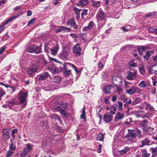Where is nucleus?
Masks as SVG:
<instances>
[{
  "label": "nucleus",
  "instance_id": "40",
  "mask_svg": "<svg viewBox=\"0 0 157 157\" xmlns=\"http://www.w3.org/2000/svg\"><path fill=\"white\" fill-rule=\"evenodd\" d=\"M88 10L86 9H84L83 12L81 13V17L82 19H84V17L86 16L87 14Z\"/></svg>",
  "mask_w": 157,
  "mask_h": 157
},
{
  "label": "nucleus",
  "instance_id": "14",
  "mask_svg": "<svg viewBox=\"0 0 157 157\" xmlns=\"http://www.w3.org/2000/svg\"><path fill=\"white\" fill-rule=\"evenodd\" d=\"M136 89L135 87L133 86H132L130 89H127L125 90L126 93L131 95L134 94L136 93Z\"/></svg>",
  "mask_w": 157,
  "mask_h": 157
},
{
  "label": "nucleus",
  "instance_id": "50",
  "mask_svg": "<svg viewBox=\"0 0 157 157\" xmlns=\"http://www.w3.org/2000/svg\"><path fill=\"white\" fill-rule=\"evenodd\" d=\"M27 147L26 148H25V149L27 151H28L29 152H30L32 149V147L31 145L30 144H27L26 145Z\"/></svg>",
  "mask_w": 157,
  "mask_h": 157
},
{
  "label": "nucleus",
  "instance_id": "24",
  "mask_svg": "<svg viewBox=\"0 0 157 157\" xmlns=\"http://www.w3.org/2000/svg\"><path fill=\"white\" fill-rule=\"evenodd\" d=\"M12 20H7L6 21L2 23L0 26V34L5 29V28L4 27V25L7 24L8 23L10 22Z\"/></svg>",
  "mask_w": 157,
  "mask_h": 157
},
{
  "label": "nucleus",
  "instance_id": "22",
  "mask_svg": "<svg viewBox=\"0 0 157 157\" xmlns=\"http://www.w3.org/2000/svg\"><path fill=\"white\" fill-rule=\"evenodd\" d=\"M136 116L137 117H145V113L143 111H140L137 112L136 113Z\"/></svg>",
  "mask_w": 157,
  "mask_h": 157
},
{
  "label": "nucleus",
  "instance_id": "27",
  "mask_svg": "<svg viewBox=\"0 0 157 157\" xmlns=\"http://www.w3.org/2000/svg\"><path fill=\"white\" fill-rule=\"evenodd\" d=\"M151 149V151L152 157H155L157 155V146L155 147H152Z\"/></svg>",
  "mask_w": 157,
  "mask_h": 157
},
{
  "label": "nucleus",
  "instance_id": "15",
  "mask_svg": "<svg viewBox=\"0 0 157 157\" xmlns=\"http://www.w3.org/2000/svg\"><path fill=\"white\" fill-rule=\"evenodd\" d=\"M37 70V68L36 67L29 68L27 72L29 76L32 77L36 72Z\"/></svg>",
  "mask_w": 157,
  "mask_h": 157
},
{
  "label": "nucleus",
  "instance_id": "46",
  "mask_svg": "<svg viewBox=\"0 0 157 157\" xmlns=\"http://www.w3.org/2000/svg\"><path fill=\"white\" fill-rule=\"evenodd\" d=\"M146 109L154 111V109L153 107L150 104L147 103L146 106L145 107Z\"/></svg>",
  "mask_w": 157,
  "mask_h": 157
},
{
  "label": "nucleus",
  "instance_id": "19",
  "mask_svg": "<svg viewBox=\"0 0 157 157\" xmlns=\"http://www.w3.org/2000/svg\"><path fill=\"white\" fill-rule=\"evenodd\" d=\"M81 9H79L76 7H74L73 9V10L75 13L76 15V18L77 19H79L80 18V13L81 11Z\"/></svg>",
  "mask_w": 157,
  "mask_h": 157
},
{
  "label": "nucleus",
  "instance_id": "5",
  "mask_svg": "<svg viewBox=\"0 0 157 157\" xmlns=\"http://www.w3.org/2000/svg\"><path fill=\"white\" fill-rule=\"evenodd\" d=\"M10 129L9 128H6L2 130L3 137L5 140H8L10 137L9 132Z\"/></svg>",
  "mask_w": 157,
  "mask_h": 157
},
{
  "label": "nucleus",
  "instance_id": "11",
  "mask_svg": "<svg viewBox=\"0 0 157 157\" xmlns=\"http://www.w3.org/2000/svg\"><path fill=\"white\" fill-rule=\"evenodd\" d=\"M143 131L145 132L148 135H152L154 132V129L151 127H144L143 129Z\"/></svg>",
  "mask_w": 157,
  "mask_h": 157
},
{
  "label": "nucleus",
  "instance_id": "41",
  "mask_svg": "<svg viewBox=\"0 0 157 157\" xmlns=\"http://www.w3.org/2000/svg\"><path fill=\"white\" fill-rule=\"evenodd\" d=\"M23 12L22 11H21L18 12L15 15L13 16L10 18L9 20H14L16 19L17 17L19 15L21 14Z\"/></svg>",
  "mask_w": 157,
  "mask_h": 157
},
{
  "label": "nucleus",
  "instance_id": "57",
  "mask_svg": "<svg viewBox=\"0 0 157 157\" xmlns=\"http://www.w3.org/2000/svg\"><path fill=\"white\" fill-rule=\"evenodd\" d=\"M62 108L61 107L57 106L54 109L55 112L60 111L62 110Z\"/></svg>",
  "mask_w": 157,
  "mask_h": 157
},
{
  "label": "nucleus",
  "instance_id": "18",
  "mask_svg": "<svg viewBox=\"0 0 157 157\" xmlns=\"http://www.w3.org/2000/svg\"><path fill=\"white\" fill-rule=\"evenodd\" d=\"M81 49L79 44H77L73 47V51L74 53L79 54L81 52Z\"/></svg>",
  "mask_w": 157,
  "mask_h": 157
},
{
  "label": "nucleus",
  "instance_id": "61",
  "mask_svg": "<svg viewBox=\"0 0 157 157\" xmlns=\"http://www.w3.org/2000/svg\"><path fill=\"white\" fill-rule=\"evenodd\" d=\"M13 152L10 151H8L7 154V157H10V156L12 155Z\"/></svg>",
  "mask_w": 157,
  "mask_h": 157
},
{
  "label": "nucleus",
  "instance_id": "64",
  "mask_svg": "<svg viewBox=\"0 0 157 157\" xmlns=\"http://www.w3.org/2000/svg\"><path fill=\"white\" fill-rule=\"evenodd\" d=\"M90 29L88 28V26L86 27L83 28L82 29L83 31H86L90 30Z\"/></svg>",
  "mask_w": 157,
  "mask_h": 157
},
{
  "label": "nucleus",
  "instance_id": "51",
  "mask_svg": "<svg viewBox=\"0 0 157 157\" xmlns=\"http://www.w3.org/2000/svg\"><path fill=\"white\" fill-rule=\"evenodd\" d=\"M118 103L119 105L118 107V110L119 111L122 110V109L123 105L122 102L121 101H119Z\"/></svg>",
  "mask_w": 157,
  "mask_h": 157
},
{
  "label": "nucleus",
  "instance_id": "60",
  "mask_svg": "<svg viewBox=\"0 0 157 157\" xmlns=\"http://www.w3.org/2000/svg\"><path fill=\"white\" fill-rule=\"evenodd\" d=\"M16 149V147L15 146H14L12 144L10 145V149L11 150H14Z\"/></svg>",
  "mask_w": 157,
  "mask_h": 157
},
{
  "label": "nucleus",
  "instance_id": "7",
  "mask_svg": "<svg viewBox=\"0 0 157 157\" xmlns=\"http://www.w3.org/2000/svg\"><path fill=\"white\" fill-rule=\"evenodd\" d=\"M49 76V75L48 72L43 73L40 75L37 76L36 77L37 78L40 80H43L47 78Z\"/></svg>",
  "mask_w": 157,
  "mask_h": 157
},
{
  "label": "nucleus",
  "instance_id": "12",
  "mask_svg": "<svg viewBox=\"0 0 157 157\" xmlns=\"http://www.w3.org/2000/svg\"><path fill=\"white\" fill-rule=\"evenodd\" d=\"M124 117V114L123 113L118 112L115 117L114 121H118L119 120L122 119Z\"/></svg>",
  "mask_w": 157,
  "mask_h": 157
},
{
  "label": "nucleus",
  "instance_id": "6",
  "mask_svg": "<svg viewBox=\"0 0 157 157\" xmlns=\"http://www.w3.org/2000/svg\"><path fill=\"white\" fill-rule=\"evenodd\" d=\"M137 76V73L136 71H129L127 78L129 80H132L135 79Z\"/></svg>",
  "mask_w": 157,
  "mask_h": 157
},
{
  "label": "nucleus",
  "instance_id": "26",
  "mask_svg": "<svg viewBox=\"0 0 157 157\" xmlns=\"http://www.w3.org/2000/svg\"><path fill=\"white\" fill-rule=\"evenodd\" d=\"M137 50L140 54L143 55L144 54V52H145V49L144 46H139Z\"/></svg>",
  "mask_w": 157,
  "mask_h": 157
},
{
  "label": "nucleus",
  "instance_id": "35",
  "mask_svg": "<svg viewBox=\"0 0 157 157\" xmlns=\"http://www.w3.org/2000/svg\"><path fill=\"white\" fill-rule=\"evenodd\" d=\"M153 52L152 51H147L146 53V54L144 56V57L146 59H148L151 56V55L153 54Z\"/></svg>",
  "mask_w": 157,
  "mask_h": 157
},
{
  "label": "nucleus",
  "instance_id": "4",
  "mask_svg": "<svg viewBox=\"0 0 157 157\" xmlns=\"http://www.w3.org/2000/svg\"><path fill=\"white\" fill-rule=\"evenodd\" d=\"M19 98L21 104L25 102L26 97L28 95V93H24L23 92L22 90H21L19 93Z\"/></svg>",
  "mask_w": 157,
  "mask_h": 157
},
{
  "label": "nucleus",
  "instance_id": "10",
  "mask_svg": "<svg viewBox=\"0 0 157 157\" xmlns=\"http://www.w3.org/2000/svg\"><path fill=\"white\" fill-rule=\"evenodd\" d=\"M105 17V14L101 10H99L96 16V19L98 20H104Z\"/></svg>",
  "mask_w": 157,
  "mask_h": 157
},
{
  "label": "nucleus",
  "instance_id": "52",
  "mask_svg": "<svg viewBox=\"0 0 157 157\" xmlns=\"http://www.w3.org/2000/svg\"><path fill=\"white\" fill-rule=\"evenodd\" d=\"M129 64L130 66L132 67H134L136 65V63L134 62V61L132 60H131L130 61Z\"/></svg>",
  "mask_w": 157,
  "mask_h": 157
},
{
  "label": "nucleus",
  "instance_id": "21",
  "mask_svg": "<svg viewBox=\"0 0 157 157\" xmlns=\"http://www.w3.org/2000/svg\"><path fill=\"white\" fill-rule=\"evenodd\" d=\"M63 30H67V31L70 32L71 30V29L67 28L65 26H61L58 28L56 30V31L57 32H59Z\"/></svg>",
  "mask_w": 157,
  "mask_h": 157
},
{
  "label": "nucleus",
  "instance_id": "54",
  "mask_svg": "<svg viewBox=\"0 0 157 157\" xmlns=\"http://www.w3.org/2000/svg\"><path fill=\"white\" fill-rule=\"evenodd\" d=\"M139 71L140 74L143 75L145 73V70L144 68L143 67H141L139 68Z\"/></svg>",
  "mask_w": 157,
  "mask_h": 157
},
{
  "label": "nucleus",
  "instance_id": "55",
  "mask_svg": "<svg viewBox=\"0 0 157 157\" xmlns=\"http://www.w3.org/2000/svg\"><path fill=\"white\" fill-rule=\"evenodd\" d=\"M6 93L3 90H0V101L1 100L2 96L5 94Z\"/></svg>",
  "mask_w": 157,
  "mask_h": 157
},
{
  "label": "nucleus",
  "instance_id": "49",
  "mask_svg": "<svg viewBox=\"0 0 157 157\" xmlns=\"http://www.w3.org/2000/svg\"><path fill=\"white\" fill-rule=\"evenodd\" d=\"M29 152L27 151L26 149H24L21 155V157H25Z\"/></svg>",
  "mask_w": 157,
  "mask_h": 157
},
{
  "label": "nucleus",
  "instance_id": "38",
  "mask_svg": "<svg viewBox=\"0 0 157 157\" xmlns=\"http://www.w3.org/2000/svg\"><path fill=\"white\" fill-rule=\"evenodd\" d=\"M35 46L33 45L30 46L27 49V51L30 53L34 52Z\"/></svg>",
  "mask_w": 157,
  "mask_h": 157
},
{
  "label": "nucleus",
  "instance_id": "39",
  "mask_svg": "<svg viewBox=\"0 0 157 157\" xmlns=\"http://www.w3.org/2000/svg\"><path fill=\"white\" fill-rule=\"evenodd\" d=\"M34 50V52L36 54L39 53L41 52V48L40 46L37 47L35 46Z\"/></svg>",
  "mask_w": 157,
  "mask_h": 157
},
{
  "label": "nucleus",
  "instance_id": "47",
  "mask_svg": "<svg viewBox=\"0 0 157 157\" xmlns=\"http://www.w3.org/2000/svg\"><path fill=\"white\" fill-rule=\"evenodd\" d=\"M85 107H84L82 110V114L81 116V118L82 119H85L86 112L85 111Z\"/></svg>",
  "mask_w": 157,
  "mask_h": 157
},
{
  "label": "nucleus",
  "instance_id": "32",
  "mask_svg": "<svg viewBox=\"0 0 157 157\" xmlns=\"http://www.w3.org/2000/svg\"><path fill=\"white\" fill-rule=\"evenodd\" d=\"M52 80L55 82H59L62 80V79L58 76H55L53 78Z\"/></svg>",
  "mask_w": 157,
  "mask_h": 157
},
{
  "label": "nucleus",
  "instance_id": "20",
  "mask_svg": "<svg viewBox=\"0 0 157 157\" xmlns=\"http://www.w3.org/2000/svg\"><path fill=\"white\" fill-rule=\"evenodd\" d=\"M148 124V121L145 120L142 121H140V125L142 127L143 129L144 127H147V125Z\"/></svg>",
  "mask_w": 157,
  "mask_h": 157
},
{
  "label": "nucleus",
  "instance_id": "37",
  "mask_svg": "<svg viewBox=\"0 0 157 157\" xmlns=\"http://www.w3.org/2000/svg\"><path fill=\"white\" fill-rule=\"evenodd\" d=\"M104 138V136L103 134L101 133L98 134L97 138V140L99 141H103Z\"/></svg>",
  "mask_w": 157,
  "mask_h": 157
},
{
  "label": "nucleus",
  "instance_id": "62",
  "mask_svg": "<svg viewBox=\"0 0 157 157\" xmlns=\"http://www.w3.org/2000/svg\"><path fill=\"white\" fill-rule=\"evenodd\" d=\"M148 29L149 32L155 33V29H153L151 28H149Z\"/></svg>",
  "mask_w": 157,
  "mask_h": 157
},
{
  "label": "nucleus",
  "instance_id": "42",
  "mask_svg": "<svg viewBox=\"0 0 157 157\" xmlns=\"http://www.w3.org/2000/svg\"><path fill=\"white\" fill-rule=\"evenodd\" d=\"M110 113L114 114L115 113V112L116 110V107L113 105L111 106L110 108Z\"/></svg>",
  "mask_w": 157,
  "mask_h": 157
},
{
  "label": "nucleus",
  "instance_id": "31",
  "mask_svg": "<svg viewBox=\"0 0 157 157\" xmlns=\"http://www.w3.org/2000/svg\"><path fill=\"white\" fill-rule=\"evenodd\" d=\"M150 155V153H148L147 150L144 149L143 150L142 157H149Z\"/></svg>",
  "mask_w": 157,
  "mask_h": 157
},
{
  "label": "nucleus",
  "instance_id": "2",
  "mask_svg": "<svg viewBox=\"0 0 157 157\" xmlns=\"http://www.w3.org/2000/svg\"><path fill=\"white\" fill-rule=\"evenodd\" d=\"M70 50L68 48H65L59 55V57L64 61L68 59V56L70 55Z\"/></svg>",
  "mask_w": 157,
  "mask_h": 157
},
{
  "label": "nucleus",
  "instance_id": "23",
  "mask_svg": "<svg viewBox=\"0 0 157 157\" xmlns=\"http://www.w3.org/2000/svg\"><path fill=\"white\" fill-rule=\"evenodd\" d=\"M130 150V148L129 147H125L123 149L118 151V152L121 154V155H122L126 153L127 152L129 151Z\"/></svg>",
  "mask_w": 157,
  "mask_h": 157
},
{
  "label": "nucleus",
  "instance_id": "58",
  "mask_svg": "<svg viewBox=\"0 0 157 157\" xmlns=\"http://www.w3.org/2000/svg\"><path fill=\"white\" fill-rule=\"evenodd\" d=\"M9 103L13 105H18L19 104L17 103L14 100H12L11 101H10L9 102Z\"/></svg>",
  "mask_w": 157,
  "mask_h": 157
},
{
  "label": "nucleus",
  "instance_id": "1",
  "mask_svg": "<svg viewBox=\"0 0 157 157\" xmlns=\"http://www.w3.org/2000/svg\"><path fill=\"white\" fill-rule=\"evenodd\" d=\"M67 65H69L70 67H72L75 69L76 73L78 72V69L76 68V67L74 65L69 63H65L63 65V67L65 70L64 73L65 76L67 77L69 76L71 74V70H68V69L67 67Z\"/></svg>",
  "mask_w": 157,
  "mask_h": 157
},
{
  "label": "nucleus",
  "instance_id": "59",
  "mask_svg": "<svg viewBox=\"0 0 157 157\" xmlns=\"http://www.w3.org/2000/svg\"><path fill=\"white\" fill-rule=\"evenodd\" d=\"M132 54L134 56L136 57V59H139V56H138V55L136 53V51H133L132 52Z\"/></svg>",
  "mask_w": 157,
  "mask_h": 157
},
{
  "label": "nucleus",
  "instance_id": "63",
  "mask_svg": "<svg viewBox=\"0 0 157 157\" xmlns=\"http://www.w3.org/2000/svg\"><path fill=\"white\" fill-rule=\"evenodd\" d=\"M117 99V97L116 96H113L112 97V98L111 101L113 102H114L116 101Z\"/></svg>",
  "mask_w": 157,
  "mask_h": 157
},
{
  "label": "nucleus",
  "instance_id": "16",
  "mask_svg": "<svg viewBox=\"0 0 157 157\" xmlns=\"http://www.w3.org/2000/svg\"><path fill=\"white\" fill-rule=\"evenodd\" d=\"M149 72L151 74H157V63L153 65L149 70Z\"/></svg>",
  "mask_w": 157,
  "mask_h": 157
},
{
  "label": "nucleus",
  "instance_id": "9",
  "mask_svg": "<svg viewBox=\"0 0 157 157\" xmlns=\"http://www.w3.org/2000/svg\"><path fill=\"white\" fill-rule=\"evenodd\" d=\"M113 117V116L109 113H106L104 116L103 120L105 122H109L112 120Z\"/></svg>",
  "mask_w": 157,
  "mask_h": 157
},
{
  "label": "nucleus",
  "instance_id": "29",
  "mask_svg": "<svg viewBox=\"0 0 157 157\" xmlns=\"http://www.w3.org/2000/svg\"><path fill=\"white\" fill-rule=\"evenodd\" d=\"M135 134L136 137L137 136L139 138H141L142 136L141 130L139 129L138 128H136L135 132Z\"/></svg>",
  "mask_w": 157,
  "mask_h": 157
},
{
  "label": "nucleus",
  "instance_id": "48",
  "mask_svg": "<svg viewBox=\"0 0 157 157\" xmlns=\"http://www.w3.org/2000/svg\"><path fill=\"white\" fill-rule=\"evenodd\" d=\"M60 113L63 116L65 117H68L69 116V114L67 113L65 110H64L63 109L60 111Z\"/></svg>",
  "mask_w": 157,
  "mask_h": 157
},
{
  "label": "nucleus",
  "instance_id": "33",
  "mask_svg": "<svg viewBox=\"0 0 157 157\" xmlns=\"http://www.w3.org/2000/svg\"><path fill=\"white\" fill-rule=\"evenodd\" d=\"M92 2V6L95 7H99L100 6V1H95L94 0H91Z\"/></svg>",
  "mask_w": 157,
  "mask_h": 157
},
{
  "label": "nucleus",
  "instance_id": "3",
  "mask_svg": "<svg viewBox=\"0 0 157 157\" xmlns=\"http://www.w3.org/2000/svg\"><path fill=\"white\" fill-rule=\"evenodd\" d=\"M128 133L125 136V138L129 141H132L136 138L135 130L128 129Z\"/></svg>",
  "mask_w": 157,
  "mask_h": 157
},
{
  "label": "nucleus",
  "instance_id": "28",
  "mask_svg": "<svg viewBox=\"0 0 157 157\" xmlns=\"http://www.w3.org/2000/svg\"><path fill=\"white\" fill-rule=\"evenodd\" d=\"M157 15V12H149L145 15V16L147 17H152Z\"/></svg>",
  "mask_w": 157,
  "mask_h": 157
},
{
  "label": "nucleus",
  "instance_id": "25",
  "mask_svg": "<svg viewBox=\"0 0 157 157\" xmlns=\"http://www.w3.org/2000/svg\"><path fill=\"white\" fill-rule=\"evenodd\" d=\"M87 0H81L78 4V6H80L82 7H83L88 4Z\"/></svg>",
  "mask_w": 157,
  "mask_h": 157
},
{
  "label": "nucleus",
  "instance_id": "56",
  "mask_svg": "<svg viewBox=\"0 0 157 157\" xmlns=\"http://www.w3.org/2000/svg\"><path fill=\"white\" fill-rule=\"evenodd\" d=\"M61 105L64 108L66 109L68 108V106L66 103H63L61 104Z\"/></svg>",
  "mask_w": 157,
  "mask_h": 157
},
{
  "label": "nucleus",
  "instance_id": "13",
  "mask_svg": "<svg viewBox=\"0 0 157 157\" xmlns=\"http://www.w3.org/2000/svg\"><path fill=\"white\" fill-rule=\"evenodd\" d=\"M48 48L50 49L51 54L55 56L57 54L58 51L59 49V47L58 45H56L54 48H52L50 49L49 48Z\"/></svg>",
  "mask_w": 157,
  "mask_h": 157
},
{
  "label": "nucleus",
  "instance_id": "44",
  "mask_svg": "<svg viewBox=\"0 0 157 157\" xmlns=\"http://www.w3.org/2000/svg\"><path fill=\"white\" fill-rule=\"evenodd\" d=\"M140 98H136L134 101H133L132 103L133 105H135L140 103Z\"/></svg>",
  "mask_w": 157,
  "mask_h": 157
},
{
  "label": "nucleus",
  "instance_id": "53",
  "mask_svg": "<svg viewBox=\"0 0 157 157\" xmlns=\"http://www.w3.org/2000/svg\"><path fill=\"white\" fill-rule=\"evenodd\" d=\"M94 25V23L93 21H90L88 27L90 30L92 29L93 26Z\"/></svg>",
  "mask_w": 157,
  "mask_h": 157
},
{
  "label": "nucleus",
  "instance_id": "36",
  "mask_svg": "<svg viewBox=\"0 0 157 157\" xmlns=\"http://www.w3.org/2000/svg\"><path fill=\"white\" fill-rule=\"evenodd\" d=\"M112 86L111 85L105 87V88L106 92V94H109L110 93V90L112 88Z\"/></svg>",
  "mask_w": 157,
  "mask_h": 157
},
{
  "label": "nucleus",
  "instance_id": "43",
  "mask_svg": "<svg viewBox=\"0 0 157 157\" xmlns=\"http://www.w3.org/2000/svg\"><path fill=\"white\" fill-rule=\"evenodd\" d=\"M139 86L141 88H144L146 86V82L144 81H142L139 84Z\"/></svg>",
  "mask_w": 157,
  "mask_h": 157
},
{
  "label": "nucleus",
  "instance_id": "30",
  "mask_svg": "<svg viewBox=\"0 0 157 157\" xmlns=\"http://www.w3.org/2000/svg\"><path fill=\"white\" fill-rule=\"evenodd\" d=\"M67 24L68 25H70L71 27H73L75 29H76L77 28V25L76 24L74 20H72L70 22H67Z\"/></svg>",
  "mask_w": 157,
  "mask_h": 157
},
{
  "label": "nucleus",
  "instance_id": "45",
  "mask_svg": "<svg viewBox=\"0 0 157 157\" xmlns=\"http://www.w3.org/2000/svg\"><path fill=\"white\" fill-rule=\"evenodd\" d=\"M122 30L124 32H127L129 31L130 29V27L128 25L122 26L121 28Z\"/></svg>",
  "mask_w": 157,
  "mask_h": 157
},
{
  "label": "nucleus",
  "instance_id": "8",
  "mask_svg": "<svg viewBox=\"0 0 157 157\" xmlns=\"http://www.w3.org/2000/svg\"><path fill=\"white\" fill-rule=\"evenodd\" d=\"M121 82V78L116 76H113L112 77V82L114 84L117 86H119Z\"/></svg>",
  "mask_w": 157,
  "mask_h": 157
},
{
  "label": "nucleus",
  "instance_id": "34",
  "mask_svg": "<svg viewBox=\"0 0 157 157\" xmlns=\"http://www.w3.org/2000/svg\"><path fill=\"white\" fill-rule=\"evenodd\" d=\"M154 111L150 110L149 111L145 113V117H152V115L154 113Z\"/></svg>",
  "mask_w": 157,
  "mask_h": 157
},
{
  "label": "nucleus",
  "instance_id": "17",
  "mask_svg": "<svg viewBox=\"0 0 157 157\" xmlns=\"http://www.w3.org/2000/svg\"><path fill=\"white\" fill-rule=\"evenodd\" d=\"M150 142L151 141L150 140L147 138H145L141 141V145L140 146L141 147H142L145 145H149Z\"/></svg>",
  "mask_w": 157,
  "mask_h": 157
}]
</instances>
